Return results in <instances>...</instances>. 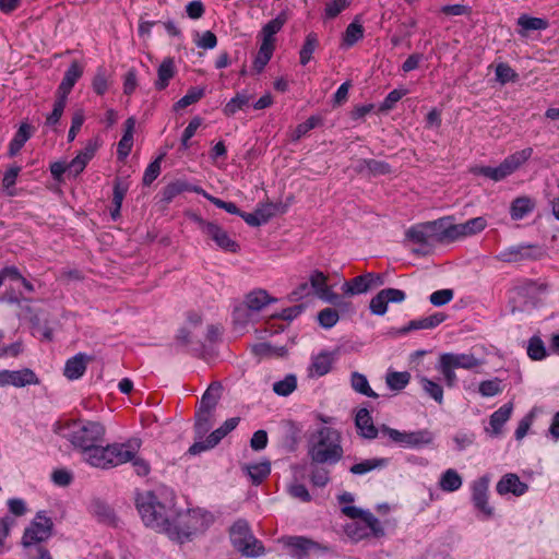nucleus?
<instances>
[{
    "instance_id": "f257e3e1",
    "label": "nucleus",
    "mask_w": 559,
    "mask_h": 559,
    "mask_svg": "<svg viewBox=\"0 0 559 559\" xmlns=\"http://www.w3.org/2000/svg\"><path fill=\"white\" fill-rule=\"evenodd\" d=\"M55 432L68 440L86 459L91 455H96L95 450L99 449L104 442L106 429L98 421L73 420L64 425H57Z\"/></svg>"
},
{
    "instance_id": "f03ea898",
    "label": "nucleus",
    "mask_w": 559,
    "mask_h": 559,
    "mask_svg": "<svg viewBox=\"0 0 559 559\" xmlns=\"http://www.w3.org/2000/svg\"><path fill=\"white\" fill-rule=\"evenodd\" d=\"M135 506L143 523L162 532L168 518L174 515L175 497L166 490H150L136 496Z\"/></svg>"
},
{
    "instance_id": "7ed1b4c3",
    "label": "nucleus",
    "mask_w": 559,
    "mask_h": 559,
    "mask_svg": "<svg viewBox=\"0 0 559 559\" xmlns=\"http://www.w3.org/2000/svg\"><path fill=\"white\" fill-rule=\"evenodd\" d=\"M307 448L312 464L334 465L344 454L341 432L326 426L320 427L310 436Z\"/></svg>"
},
{
    "instance_id": "20e7f679",
    "label": "nucleus",
    "mask_w": 559,
    "mask_h": 559,
    "mask_svg": "<svg viewBox=\"0 0 559 559\" xmlns=\"http://www.w3.org/2000/svg\"><path fill=\"white\" fill-rule=\"evenodd\" d=\"M203 527V519L197 510L178 511L174 509V515L168 518L163 533L167 534L170 539L179 543L190 540L199 530Z\"/></svg>"
},
{
    "instance_id": "39448f33",
    "label": "nucleus",
    "mask_w": 559,
    "mask_h": 559,
    "mask_svg": "<svg viewBox=\"0 0 559 559\" xmlns=\"http://www.w3.org/2000/svg\"><path fill=\"white\" fill-rule=\"evenodd\" d=\"M96 455L86 457V462L98 468L108 469L124 464L134 459L136 450L132 448L130 442L111 443L106 447L100 445L96 449Z\"/></svg>"
},
{
    "instance_id": "423d86ee",
    "label": "nucleus",
    "mask_w": 559,
    "mask_h": 559,
    "mask_svg": "<svg viewBox=\"0 0 559 559\" xmlns=\"http://www.w3.org/2000/svg\"><path fill=\"white\" fill-rule=\"evenodd\" d=\"M229 538L233 547L245 557H260L265 554L263 543L251 532L245 519L237 520L229 528Z\"/></svg>"
},
{
    "instance_id": "0eeeda50",
    "label": "nucleus",
    "mask_w": 559,
    "mask_h": 559,
    "mask_svg": "<svg viewBox=\"0 0 559 559\" xmlns=\"http://www.w3.org/2000/svg\"><path fill=\"white\" fill-rule=\"evenodd\" d=\"M190 219L198 226L202 234L214 241L221 250L230 253L240 251L239 243L231 239L228 233L215 222L205 221L195 213L190 215Z\"/></svg>"
},
{
    "instance_id": "6e6552de",
    "label": "nucleus",
    "mask_w": 559,
    "mask_h": 559,
    "mask_svg": "<svg viewBox=\"0 0 559 559\" xmlns=\"http://www.w3.org/2000/svg\"><path fill=\"white\" fill-rule=\"evenodd\" d=\"M52 519L47 515L46 511H38L23 533L22 545L32 547L41 544L52 536Z\"/></svg>"
},
{
    "instance_id": "1a4fd4ad",
    "label": "nucleus",
    "mask_w": 559,
    "mask_h": 559,
    "mask_svg": "<svg viewBox=\"0 0 559 559\" xmlns=\"http://www.w3.org/2000/svg\"><path fill=\"white\" fill-rule=\"evenodd\" d=\"M379 432L386 436L392 442L409 448L428 444L432 440L431 433L427 430L405 432L391 428L386 425H382Z\"/></svg>"
},
{
    "instance_id": "9d476101",
    "label": "nucleus",
    "mask_w": 559,
    "mask_h": 559,
    "mask_svg": "<svg viewBox=\"0 0 559 559\" xmlns=\"http://www.w3.org/2000/svg\"><path fill=\"white\" fill-rule=\"evenodd\" d=\"M439 227L440 221L415 224L406 230L405 236L414 243L424 247L431 246L433 241L439 242Z\"/></svg>"
},
{
    "instance_id": "9b49d317",
    "label": "nucleus",
    "mask_w": 559,
    "mask_h": 559,
    "mask_svg": "<svg viewBox=\"0 0 559 559\" xmlns=\"http://www.w3.org/2000/svg\"><path fill=\"white\" fill-rule=\"evenodd\" d=\"M489 477L481 476L472 484V502L474 508L483 514L485 520L493 516V508L488 499Z\"/></svg>"
},
{
    "instance_id": "f8f14e48",
    "label": "nucleus",
    "mask_w": 559,
    "mask_h": 559,
    "mask_svg": "<svg viewBox=\"0 0 559 559\" xmlns=\"http://www.w3.org/2000/svg\"><path fill=\"white\" fill-rule=\"evenodd\" d=\"M281 543L289 549L292 557L307 559L311 551L321 549V545L305 536H284Z\"/></svg>"
},
{
    "instance_id": "ddd939ff",
    "label": "nucleus",
    "mask_w": 559,
    "mask_h": 559,
    "mask_svg": "<svg viewBox=\"0 0 559 559\" xmlns=\"http://www.w3.org/2000/svg\"><path fill=\"white\" fill-rule=\"evenodd\" d=\"M302 427L294 420L281 423L280 445L287 452H296L301 441Z\"/></svg>"
},
{
    "instance_id": "4468645a",
    "label": "nucleus",
    "mask_w": 559,
    "mask_h": 559,
    "mask_svg": "<svg viewBox=\"0 0 559 559\" xmlns=\"http://www.w3.org/2000/svg\"><path fill=\"white\" fill-rule=\"evenodd\" d=\"M38 383V377L29 368L21 370H0V386L13 385L16 388H23Z\"/></svg>"
},
{
    "instance_id": "2eb2a0df",
    "label": "nucleus",
    "mask_w": 559,
    "mask_h": 559,
    "mask_svg": "<svg viewBox=\"0 0 559 559\" xmlns=\"http://www.w3.org/2000/svg\"><path fill=\"white\" fill-rule=\"evenodd\" d=\"M342 513L349 519H360L365 522L368 528H370L371 533L376 537H381L384 535V530L379 521L371 512L361 510L357 507L353 506H344L341 509Z\"/></svg>"
},
{
    "instance_id": "dca6fc26",
    "label": "nucleus",
    "mask_w": 559,
    "mask_h": 559,
    "mask_svg": "<svg viewBox=\"0 0 559 559\" xmlns=\"http://www.w3.org/2000/svg\"><path fill=\"white\" fill-rule=\"evenodd\" d=\"M92 360V356L85 353H78L66 361L63 376L69 380L80 379L85 373L87 365Z\"/></svg>"
},
{
    "instance_id": "f3484780",
    "label": "nucleus",
    "mask_w": 559,
    "mask_h": 559,
    "mask_svg": "<svg viewBox=\"0 0 559 559\" xmlns=\"http://www.w3.org/2000/svg\"><path fill=\"white\" fill-rule=\"evenodd\" d=\"M496 490L500 496L513 493L514 496L520 497L528 490V486L521 481L516 474L509 473L502 476L497 483Z\"/></svg>"
},
{
    "instance_id": "a211bd4d",
    "label": "nucleus",
    "mask_w": 559,
    "mask_h": 559,
    "mask_svg": "<svg viewBox=\"0 0 559 559\" xmlns=\"http://www.w3.org/2000/svg\"><path fill=\"white\" fill-rule=\"evenodd\" d=\"M278 210V205L275 203H265L259 206L253 213H247L242 215V219L252 227H258L266 224Z\"/></svg>"
},
{
    "instance_id": "6ab92c4d",
    "label": "nucleus",
    "mask_w": 559,
    "mask_h": 559,
    "mask_svg": "<svg viewBox=\"0 0 559 559\" xmlns=\"http://www.w3.org/2000/svg\"><path fill=\"white\" fill-rule=\"evenodd\" d=\"M355 425L358 430V435L365 439H376L379 435V430L372 420V417L367 408H360L355 417Z\"/></svg>"
},
{
    "instance_id": "aec40b11",
    "label": "nucleus",
    "mask_w": 559,
    "mask_h": 559,
    "mask_svg": "<svg viewBox=\"0 0 559 559\" xmlns=\"http://www.w3.org/2000/svg\"><path fill=\"white\" fill-rule=\"evenodd\" d=\"M513 412V404L511 402L503 404L495 411L489 418L490 430L486 429L491 437H498L502 433L504 424L510 419Z\"/></svg>"
},
{
    "instance_id": "412c9836",
    "label": "nucleus",
    "mask_w": 559,
    "mask_h": 559,
    "mask_svg": "<svg viewBox=\"0 0 559 559\" xmlns=\"http://www.w3.org/2000/svg\"><path fill=\"white\" fill-rule=\"evenodd\" d=\"M447 314L443 312H436L431 316L419 318L409 321L405 326L401 329L402 334L409 333L412 331L417 330H430L437 328L439 324H441L445 319Z\"/></svg>"
},
{
    "instance_id": "4be33fe9",
    "label": "nucleus",
    "mask_w": 559,
    "mask_h": 559,
    "mask_svg": "<svg viewBox=\"0 0 559 559\" xmlns=\"http://www.w3.org/2000/svg\"><path fill=\"white\" fill-rule=\"evenodd\" d=\"M136 120L134 117H129L124 121V132L122 138L118 142L117 157L119 160H124L131 153L133 146V133L135 129Z\"/></svg>"
},
{
    "instance_id": "5701e85b",
    "label": "nucleus",
    "mask_w": 559,
    "mask_h": 559,
    "mask_svg": "<svg viewBox=\"0 0 559 559\" xmlns=\"http://www.w3.org/2000/svg\"><path fill=\"white\" fill-rule=\"evenodd\" d=\"M288 21V14L286 11H282L277 14L276 17L269 21L261 29L260 36L261 41L267 43L271 45H275L276 38L275 35L283 28V26Z\"/></svg>"
},
{
    "instance_id": "b1692460",
    "label": "nucleus",
    "mask_w": 559,
    "mask_h": 559,
    "mask_svg": "<svg viewBox=\"0 0 559 559\" xmlns=\"http://www.w3.org/2000/svg\"><path fill=\"white\" fill-rule=\"evenodd\" d=\"M83 74V67L79 61L74 60L71 62L67 71L64 72L63 79L58 86L57 94H61L68 97L73 86Z\"/></svg>"
},
{
    "instance_id": "393cba45",
    "label": "nucleus",
    "mask_w": 559,
    "mask_h": 559,
    "mask_svg": "<svg viewBox=\"0 0 559 559\" xmlns=\"http://www.w3.org/2000/svg\"><path fill=\"white\" fill-rule=\"evenodd\" d=\"M177 73L176 64L174 58L167 57L157 69V80L154 82V87L157 91H164L168 85L171 79Z\"/></svg>"
},
{
    "instance_id": "a878e982",
    "label": "nucleus",
    "mask_w": 559,
    "mask_h": 559,
    "mask_svg": "<svg viewBox=\"0 0 559 559\" xmlns=\"http://www.w3.org/2000/svg\"><path fill=\"white\" fill-rule=\"evenodd\" d=\"M536 248V246L533 245H519V246H512L498 255L500 261L503 262H519L524 259H533L535 258L530 251Z\"/></svg>"
},
{
    "instance_id": "bb28decb",
    "label": "nucleus",
    "mask_w": 559,
    "mask_h": 559,
    "mask_svg": "<svg viewBox=\"0 0 559 559\" xmlns=\"http://www.w3.org/2000/svg\"><path fill=\"white\" fill-rule=\"evenodd\" d=\"M335 358L332 353L321 352L312 358V362L309 367L311 376L322 377L329 373L332 369V365Z\"/></svg>"
},
{
    "instance_id": "cd10ccee",
    "label": "nucleus",
    "mask_w": 559,
    "mask_h": 559,
    "mask_svg": "<svg viewBox=\"0 0 559 559\" xmlns=\"http://www.w3.org/2000/svg\"><path fill=\"white\" fill-rule=\"evenodd\" d=\"M226 432L221 428L218 427L217 429H215L213 432H211L206 440H202V441H195L188 450V453L191 454V455H198L204 451H207L210 449H213L214 447H216L221 440L226 437Z\"/></svg>"
},
{
    "instance_id": "c85d7f7f",
    "label": "nucleus",
    "mask_w": 559,
    "mask_h": 559,
    "mask_svg": "<svg viewBox=\"0 0 559 559\" xmlns=\"http://www.w3.org/2000/svg\"><path fill=\"white\" fill-rule=\"evenodd\" d=\"M33 127L27 122L21 123L19 130L15 132L9 144L8 153L11 157L15 156L22 150L24 144L33 135Z\"/></svg>"
},
{
    "instance_id": "c756f323",
    "label": "nucleus",
    "mask_w": 559,
    "mask_h": 559,
    "mask_svg": "<svg viewBox=\"0 0 559 559\" xmlns=\"http://www.w3.org/2000/svg\"><path fill=\"white\" fill-rule=\"evenodd\" d=\"M535 202L530 197H518L511 202L510 216L513 221H520L533 212Z\"/></svg>"
},
{
    "instance_id": "7c9ffc66",
    "label": "nucleus",
    "mask_w": 559,
    "mask_h": 559,
    "mask_svg": "<svg viewBox=\"0 0 559 559\" xmlns=\"http://www.w3.org/2000/svg\"><path fill=\"white\" fill-rule=\"evenodd\" d=\"M442 360L451 365L452 368L472 369L478 365L477 358L468 354L445 353L440 356Z\"/></svg>"
},
{
    "instance_id": "2f4dec72",
    "label": "nucleus",
    "mask_w": 559,
    "mask_h": 559,
    "mask_svg": "<svg viewBox=\"0 0 559 559\" xmlns=\"http://www.w3.org/2000/svg\"><path fill=\"white\" fill-rule=\"evenodd\" d=\"M364 26L361 25L358 16H356L352 23L346 27L343 38L342 46L345 48H350L355 44H357L360 39L364 38Z\"/></svg>"
},
{
    "instance_id": "473e14b6",
    "label": "nucleus",
    "mask_w": 559,
    "mask_h": 559,
    "mask_svg": "<svg viewBox=\"0 0 559 559\" xmlns=\"http://www.w3.org/2000/svg\"><path fill=\"white\" fill-rule=\"evenodd\" d=\"M276 301L275 298H272L266 290L257 289L249 293L246 296V308L250 311H260L266 305Z\"/></svg>"
},
{
    "instance_id": "72a5a7b5",
    "label": "nucleus",
    "mask_w": 559,
    "mask_h": 559,
    "mask_svg": "<svg viewBox=\"0 0 559 559\" xmlns=\"http://www.w3.org/2000/svg\"><path fill=\"white\" fill-rule=\"evenodd\" d=\"M533 155V148L526 147L507 156L502 163L510 175L524 165Z\"/></svg>"
},
{
    "instance_id": "f704fd0d",
    "label": "nucleus",
    "mask_w": 559,
    "mask_h": 559,
    "mask_svg": "<svg viewBox=\"0 0 559 559\" xmlns=\"http://www.w3.org/2000/svg\"><path fill=\"white\" fill-rule=\"evenodd\" d=\"M221 384L214 382L210 384L204 394L201 397L199 409L204 413H212V411L216 407L219 400Z\"/></svg>"
},
{
    "instance_id": "c9c22d12",
    "label": "nucleus",
    "mask_w": 559,
    "mask_h": 559,
    "mask_svg": "<svg viewBox=\"0 0 559 559\" xmlns=\"http://www.w3.org/2000/svg\"><path fill=\"white\" fill-rule=\"evenodd\" d=\"M251 352L260 358L285 357L288 353L285 346H274L271 343H257L252 345Z\"/></svg>"
},
{
    "instance_id": "e433bc0d",
    "label": "nucleus",
    "mask_w": 559,
    "mask_h": 559,
    "mask_svg": "<svg viewBox=\"0 0 559 559\" xmlns=\"http://www.w3.org/2000/svg\"><path fill=\"white\" fill-rule=\"evenodd\" d=\"M349 295H340L337 293H334L332 289L329 290L325 295H323L322 300L332 305L340 313H352L354 312V306L353 302L349 301L346 297Z\"/></svg>"
},
{
    "instance_id": "4c0bfd02",
    "label": "nucleus",
    "mask_w": 559,
    "mask_h": 559,
    "mask_svg": "<svg viewBox=\"0 0 559 559\" xmlns=\"http://www.w3.org/2000/svg\"><path fill=\"white\" fill-rule=\"evenodd\" d=\"M518 25L521 27L519 34L521 36H526L528 31H544L548 28L549 22L546 19L534 17L527 14H522L518 19Z\"/></svg>"
},
{
    "instance_id": "58836bf2",
    "label": "nucleus",
    "mask_w": 559,
    "mask_h": 559,
    "mask_svg": "<svg viewBox=\"0 0 559 559\" xmlns=\"http://www.w3.org/2000/svg\"><path fill=\"white\" fill-rule=\"evenodd\" d=\"M439 221V242L454 241L460 237L468 236L466 229L462 228L465 227L464 224L445 225V221L443 218Z\"/></svg>"
},
{
    "instance_id": "ea45409f",
    "label": "nucleus",
    "mask_w": 559,
    "mask_h": 559,
    "mask_svg": "<svg viewBox=\"0 0 559 559\" xmlns=\"http://www.w3.org/2000/svg\"><path fill=\"white\" fill-rule=\"evenodd\" d=\"M439 221V242L454 241L460 237L468 236L466 229L462 228L465 227L464 224L445 225V221L443 218Z\"/></svg>"
},
{
    "instance_id": "a19ab883",
    "label": "nucleus",
    "mask_w": 559,
    "mask_h": 559,
    "mask_svg": "<svg viewBox=\"0 0 559 559\" xmlns=\"http://www.w3.org/2000/svg\"><path fill=\"white\" fill-rule=\"evenodd\" d=\"M341 289L344 295L349 296H356L367 293L368 290H370V286L368 278L366 277V273L344 282Z\"/></svg>"
},
{
    "instance_id": "79ce46f5",
    "label": "nucleus",
    "mask_w": 559,
    "mask_h": 559,
    "mask_svg": "<svg viewBox=\"0 0 559 559\" xmlns=\"http://www.w3.org/2000/svg\"><path fill=\"white\" fill-rule=\"evenodd\" d=\"M252 96L247 93H237L224 107L223 114L226 117L234 116L239 110L249 107Z\"/></svg>"
},
{
    "instance_id": "37998d69",
    "label": "nucleus",
    "mask_w": 559,
    "mask_h": 559,
    "mask_svg": "<svg viewBox=\"0 0 559 559\" xmlns=\"http://www.w3.org/2000/svg\"><path fill=\"white\" fill-rule=\"evenodd\" d=\"M463 484L462 477L456 469L449 468L442 473L439 479V487L447 492H453L461 488Z\"/></svg>"
},
{
    "instance_id": "c03bdc74",
    "label": "nucleus",
    "mask_w": 559,
    "mask_h": 559,
    "mask_svg": "<svg viewBox=\"0 0 559 559\" xmlns=\"http://www.w3.org/2000/svg\"><path fill=\"white\" fill-rule=\"evenodd\" d=\"M318 47V34L314 32L308 33L299 51V62L301 66H306L311 60L312 53L316 51Z\"/></svg>"
},
{
    "instance_id": "a18cd8bd",
    "label": "nucleus",
    "mask_w": 559,
    "mask_h": 559,
    "mask_svg": "<svg viewBox=\"0 0 559 559\" xmlns=\"http://www.w3.org/2000/svg\"><path fill=\"white\" fill-rule=\"evenodd\" d=\"M274 50H275V45H271V44L261 41L259 50H258V52L254 57L253 63H252L253 69L258 73H261L264 70L266 64L272 59Z\"/></svg>"
},
{
    "instance_id": "49530a36",
    "label": "nucleus",
    "mask_w": 559,
    "mask_h": 559,
    "mask_svg": "<svg viewBox=\"0 0 559 559\" xmlns=\"http://www.w3.org/2000/svg\"><path fill=\"white\" fill-rule=\"evenodd\" d=\"M350 385L352 388L368 397L376 399L378 394L370 388L368 379L365 374L354 371L350 376Z\"/></svg>"
},
{
    "instance_id": "de8ad7c7",
    "label": "nucleus",
    "mask_w": 559,
    "mask_h": 559,
    "mask_svg": "<svg viewBox=\"0 0 559 559\" xmlns=\"http://www.w3.org/2000/svg\"><path fill=\"white\" fill-rule=\"evenodd\" d=\"M205 95V87L192 86L188 90L187 94L175 103L174 109H183L190 105L198 103Z\"/></svg>"
},
{
    "instance_id": "09e8293b",
    "label": "nucleus",
    "mask_w": 559,
    "mask_h": 559,
    "mask_svg": "<svg viewBox=\"0 0 559 559\" xmlns=\"http://www.w3.org/2000/svg\"><path fill=\"white\" fill-rule=\"evenodd\" d=\"M309 284L314 294L320 299H322L323 295L331 290V288L328 286V276L319 270H316L310 274Z\"/></svg>"
},
{
    "instance_id": "8fccbe9b",
    "label": "nucleus",
    "mask_w": 559,
    "mask_h": 559,
    "mask_svg": "<svg viewBox=\"0 0 559 559\" xmlns=\"http://www.w3.org/2000/svg\"><path fill=\"white\" fill-rule=\"evenodd\" d=\"M211 428L212 413L197 411L194 424L195 439H198L197 441H202L203 437L210 431Z\"/></svg>"
},
{
    "instance_id": "3c124183",
    "label": "nucleus",
    "mask_w": 559,
    "mask_h": 559,
    "mask_svg": "<svg viewBox=\"0 0 559 559\" xmlns=\"http://www.w3.org/2000/svg\"><path fill=\"white\" fill-rule=\"evenodd\" d=\"M411 380V373L407 371H389L385 376L386 385L392 391L403 390Z\"/></svg>"
},
{
    "instance_id": "603ef678",
    "label": "nucleus",
    "mask_w": 559,
    "mask_h": 559,
    "mask_svg": "<svg viewBox=\"0 0 559 559\" xmlns=\"http://www.w3.org/2000/svg\"><path fill=\"white\" fill-rule=\"evenodd\" d=\"M109 74L103 66L96 69L92 80V88L98 95L103 96L109 88Z\"/></svg>"
},
{
    "instance_id": "864d4df0",
    "label": "nucleus",
    "mask_w": 559,
    "mask_h": 559,
    "mask_svg": "<svg viewBox=\"0 0 559 559\" xmlns=\"http://www.w3.org/2000/svg\"><path fill=\"white\" fill-rule=\"evenodd\" d=\"M475 175H481L484 177H487L493 181H501L510 174L504 168L503 163L501 162L499 166L497 167H490V166H480L473 170Z\"/></svg>"
},
{
    "instance_id": "5fc2aeb1",
    "label": "nucleus",
    "mask_w": 559,
    "mask_h": 559,
    "mask_svg": "<svg viewBox=\"0 0 559 559\" xmlns=\"http://www.w3.org/2000/svg\"><path fill=\"white\" fill-rule=\"evenodd\" d=\"M323 464H310V481L316 487H325L331 478H330V471L322 466Z\"/></svg>"
},
{
    "instance_id": "6e6d98bb",
    "label": "nucleus",
    "mask_w": 559,
    "mask_h": 559,
    "mask_svg": "<svg viewBox=\"0 0 559 559\" xmlns=\"http://www.w3.org/2000/svg\"><path fill=\"white\" fill-rule=\"evenodd\" d=\"M386 465L385 459H369L356 463L349 467V472L354 475H364L376 468Z\"/></svg>"
},
{
    "instance_id": "4d7b16f0",
    "label": "nucleus",
    "mask_w": 559,
    "mask_h": 559,
    "mask_svg": "<svg viewBox=\"0 0 559 559\" xmlns=\"http://www.w3.org/2000/svg\"><path fill=\"white\" fill-rule=\"evenodd\" d=\"M248 474L252 484L260 485L271 473V463L269 461L251 464L248 467Z\"/></svg>"
},
{
    "instance_id": "13d9d810",
    "label": "nucleus",
    "mask_w": 559,
    "mask_h": 559,
    "mask_svg": "<svg viewBox=\"0 0 559 559\" xmlns=\"http://www.w3.org/2000/svg\"><path fill=\"white\" fill-rule=\"evenodd\" d=\"M419 382L428 396L433 399L440 405L443 403V389L438 382H435L425 376L419 377Z\"/></svg>"
},
{
    "instance_id": "bf43d9fd",
    "label": "nucleus",
    "mask_w": 559,
    "mask_h": 559,
    "mask_svg": "<svg viewBox=\"0 0 559 559\" xmlns=\"http://www.w3.org/2000/svg\"><path fill=\"white\" fill-rule=\"evenodd\" d=\"M527 355L533 360H542L547 357V350L543 340L534 335L528 340Z\"/></svg>"
},
{
    "instance_id": "052dcab7",
    "label": "nucleus",
    "mask_w": 559,
    "mask_h": 559,
    "mask_svg": "<svg viewBox=\"0 0 559 559\" xmlns=\"http://www.w3.org/2000/svg\"><path fill=\"white\" fill-rule=\"evenodd\" d=\"M92 510L95 516L100 522L107 523V524H115L116 522V515L114 510L106 503L102 501H95L92 504Z\"/></svg>"
},
{
    "instance_id": "680f3d73",
    "label": "nucleus",
    "mask_w": 559,
    "mask_h": 559,
    "mask_svg": "<svg viewBox=\"0 0 559 559\" xmlns=\"http://www.w3.org/2000/svg\"><path fill=\"white\" fill-rule=\"evenodd\" d=\"M67 98L64 95L57 94L52 111L46 118L47 126L55 127L59 122L67 105Z\"/></svg>"
},
{
    "instance_id": "e2e57ef3",
    "label": "nucleus",
    "mask_w": 559,
    "mask_h": 559,
    "mask_svg": "<svg viewBox=\"0 0 559 559\" xmlns=\"http://www.w3.org/2000/svg\"><path fill=\"white\" fill-rule=\"evenodd\" d=\"M317 319L321 328L329 330L337 323L340 314L336 309L328 307L318 312Z\"/></svg>"
},
{
    "instance_id": "0e129e2a",
    "label": "nucleus",
    "mask_w": 559,
    "mask_h": 559,
    "mask_svg": "<svg viewBox=\"0 0 559 559\" xmlns=\"http://www.w3.org/2000/svg\"><path fill=\"white\" fill-rule=\"evenodd\" d=\"M496 79L500 84L504 85L509 82H516L519 74L508 63L500 62L496 67Z\"/></svg>"
},
{
    "instance_id": "69168bd1",
    "label": "nucleus",
    "mask_w": 559,
    "mask_h": 559,
    "mask_svg": "<svg viewBox=\"0 0 559 559\" xmlns=\"http://www.w3.org/2000/svg\"><path fill=\"white\" fill-rule=\"evenodd\" d=\"M297 379L294 374H287L283 380L273 384V391L280 396H287L295 391Z\"/></svg>"
},
{
    "instance_id": "338daca9",
    "label": "nucleus",
    "mask_w": 559,
    "mask_h": 559,
    "mask_svg": "<svg viewBox=\"0 0 559 559\" xmlns=\"http://www.w3.org/2000/svg\"><path fill=\"white\" fill-rule=\"evenodd\" d=\"M189 189V183L185 181H175L167 185L162 192V200L166 203L171 202L177 195Z\"/></svg>"
},
{
    "instance_id": "774afa93",
    "label": "nucleus",
    "mask_w": 559,
    "mask_h": 559,
    "mask_svg": "<svg viewBox=\"0 0 559 559\" xmlns=\"http://www.w3.org/2000/svg\"><path fill=\"white\" fill-rule=\"evenodd\" d=\"M502 390L503 388L499 378L481 381L478 388L479 393L485 397L498 395Z\"/></svg>"
}]
</instances>
